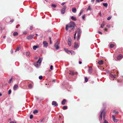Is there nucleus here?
I'll list each match as a JSON object with an SVG mask.
<instances>
[{
  "label": "nucleus",
  "mask_w": 123,
  "mask_h": 123,
  "mask_svg": "<svg viewBox=\"0 0 123 123\" xmlns=\"http://www.w3.org/2000/svg\"><path fill=\"white\" fill-rule=\"evenodd\" d=\"M19 25H16V27L17 28H18V27H19Z\"/></svg>",
  "instance_id": "55"
},
{
  "label": "nucleus",
  "mask_w": 123,
  "mask_h": 123,
  "mask_svg": "<svg viewBox=\"0 0 123 123\" xmlns=\"http://www.w3.org/2000/svg\"><path fill=\"white\" fill-rule=\"evenodd\" d=\"M11 90H9L8 91V94H10L11 93Z\"/></svg>",
  "instance_id": "45"
},
{
  "label": "nucleus",
  "mask_w": 123,
  "mask_h": 123,
  "mask_svg": "<svg viewBox=\"0 0 123 123\" xmlns=\"http://www.w3.org/2000/svg\"><path fill=\"white\" fill-rule=\"evenodd\" d=\"M18 86L16 85H14L13 87V89L14 90H16L18 87Z\"/></svg>",
  "instance_id": "19"
},
{
  "label": "nucleus",
  "mask_w": 123,
  "mask_h": 123,
  "mask_svg": "<svg viewBox=\"0 0 123 123\" xmlns=\"http://www.w3.org/2000/svg\"><path fill=\"white\" fill-rule=\"evenodd\" d=\"M96 1L97 2H100L99 0H96Z\"/></svg>",
  "instance_id": "56"
},
{
  "label": "nucleus",
  "mask_w": 123,
  "mask_h": 123,
  "mask_svg": "<svg viewBox=\"0 0 123 123\" xmlns=\"http://www.w3.org/2000/svg\"><path fill=\"white\" fill-rule=\"evenodd\" d=\"M55 80H53V81L54 82H55Z\"/></svg>",
  "instance_id": "59"
},
{
  "label": "nucleus",
  "mask_w": 123,
  "mask_h": 123,
  "mask_svg": "<svg viewBox=\"0 0 123 123\" xmlns=\"http://www.w3.org/2000/svg\"><path fill=\"white\" fill-rule=\"evenodd\" d=\"M78 44L77 43H75L74 44V47L75 48H77L78 47Z\"/></svg>",
  "instance_id": "14"
},
{
  "label": "nucleus",
  "mask_w": 123,
  "mask_h": 123,
  "mask_svg": "<svg viewBox=\"0 0 123 123\" xmlns=\"http://www.w3.org/2000/svg\"><path fill=\"white\" fill-rule=\"evenodd\" d=\"M43 44L44 47H46L48 45V43L45 41H44L43 42Z\"/></svg>",
  "instance_id": "11"
},
{
  "label": "nucleus",
  "mask_w": 123,
  "mask_h": 123,
  "mask_svg": "<svg viewBox=\"0 0 123 123\" xmlns=\"http://www.w3.org/2000/svg\"><path fill=\"white\" fill-rule=\"evenodd\" d=\"M11 53H12L13 52V50L12 49H11Z\"/></svg>",
  "instance_id": "61"
},
{
  "label": "nucleus",
  "mask_w": 123,
  "mask_h": 123,
  "mask_svg": "<svg viewBox=\"0 0 123 123\" xmlns=\"http://www.w3.org/2000/svg\"><path fill=\"white\" fill-rule=\"evenodd\" d=\"M39 47L37 46H34L33 47V49L34 50H36L37 48H38Z\"/></svg>",
  "instance_id": "22"
},
{
  "label": "nucleus",
  "mask_w": 123,
  "mask_h": 123,
  "mask_svg": "<svg viewBox=\"0 0 123 123\" xmlns=\"http://www.w3.org/2000/svg\"><path fill=\"white\" fill-rule=\"evenodd\" d=\"M107 27L109 28H110V26L109 25H107Z\"/></svg>",
  "instance_id": "53"
},
{
  "label": "nucleus",
  "mask_w": 123,
  "mask_h": 123,
  "mask_svg": "<svg viewBox=\"0 0 123 123\" xmlns=\"http://www.w3.org/2000/svg\"><path fill=\"white\" fill-rule=\"evenodd\" d=\"M43 77L42 76H39V79L41 80H42L43 78Z\"/></svg>",
  "instance_id": "39"
},
{
  "label": "nucleus",
  "mask_w": 123,
  "mask_h": 123,
  "mask_svg": "<svg viewBox=\"0 0 123 123\" xmlns=\"http://www.w3.org/2000/svg\"><path fill=\"white\" fill-rule=\"evenodd\" d=\"M13 35L14 36L18 35V33L17 32H14L13 33Z\"/></svg>",
  "instance_id": "25"
},
{
  "label": "nucleus",
  "mask_w": 123,
  "mask_h": 123,
  "mask_svg": "<svg viewBox=\"0 0 123 123\" xmlns=\"http://www.w3.org/2000/svg\"><path fill=\"white\" fill-rule=\"evenodd\" d=\"M34 65L35 66L37 67H39V65L38 64V63H37V62L35 63L34 64Z\"/></svg>",
  "instance_id": "26"
},
{
  "label": "nucleus",
  "mask_w": 123,
  "mask_h": 123,
  "mask_svg": "<svg viewBox=\"0 0 123 123\" xmlns=\"http://www.w3.org/2000/svg\"><path fill=\"white\" fill-rule=\"evenodd\" d=\"M112 118L114 121L115 122H117L118 121V120L115 119V117L114 115L112 116Z\"/></svg>",
  "instance_id": "10"
},
{
  "label": "nucleus",
  "mask_w": 123,
  "mask_h": 123,
  "mask_svg": "<svg viewBox=\"0 0 123 123\" xmlns=\"http://www.w3.org/2000/svg\"><path fill=\"white\" fill-rule=\"evenodd\" d=\"M77 32V31H75V33L74 35V39H75V36H76V34Z\"/></svg>",
  "instance_id": "43"
},
{
  "label": "nucleus",
  "mask_w": 123,
  "mask_h": 123,
  "mask_svg": "<svg viewBox=\"0 0 123 123\" xmlns=\"http://www.w3.org/2000/svg\"><path fill=\"white\" fill-rule=\"evenodd\" d=\"M85 81L86 82L88 81V79L86 77H85Z\"/></svg>",
  "instance_id": "36"
},
{
  "label": "nucleus",
  "mask_w": 123,
  "mask_h": 123,
  "mask_svg": "<svg viewBox=\"0 0 123 123\" xmlns=\"http://www.w3.org/2000/svg\"><path fill=\"white\" fill-rule=\"evenodd\" d=\"M110 76L111 77L113 78H116V75H113V74H110Z\"/></svg>",
  "instance_id": "20"
},
{
  "label": "nucleus",
  "mask_w": 123,
  "mask_h": 123,
  "mask_svg": "<svg viewBox=\"0 0 123 123\" xmlns=\"http://www.w3.org/2000/svg\"><path fill=\"white\" fill-rule=\"evenodd\" d=\"M59 43L58 42H57L55 43L54 47L56 49H58L59 48V47L58 45H59Z\"/></svg>",
  "instance_id": "5"
},
{
  "label": "nucleus",
  "mask_w": 123,
  "mask_h": 123,
  "mask_svg": "<svg viewBox=\"0 0 123 123\" xmlns=\"http://www.w3.org/2000/svg\"><path fill=\"white\" fill-rule=\"evenodd\" d=\"M27 34V32L26 31H25L23 32V34L25 35H26Z\"/></svg>",
  "instance_id": "47"
},
{
  "label": "nucleus",
  "mask_w": 123,
  "mask_h": 123,
  "mask_svg": "<svg viewBox=\"0 0 123 123\" xmlns=\"http://www.w3.org/2000/svg\"><path fill=\"white\" fill-rule=\"evenodd\" d=\"M103 6L105 7H107L108 6V4L107 3H104L103 4Z\"/></svg>",
  "instance_id": "28"
},
{
  "label": "nucleus",
  "mask_w": 123,
  "mask_h": 123,
  "mask_svg": "<svg viewBox=\"0 0 123 123\" xmlns=\"http://www.w3.org/2000/svg\"><path fill=\"white\" fill-rule=\"evenodd\" d=\"M50 44H51V40H50Z\"/></svg>",
  "instance_id": "62"
},
{
  "label": "nucleus",
  "mask_w": 123,
  "mask_h": 123,
  "mask_svg": "<svg viewBox=\"0 0 123 123\" xmlns=\"http://www.w3.org/2000/svg\"><path fill=\"white\" fill-rule=\"evenodd\" d=\"M38 112V111L37 110H35L33 111V113L34 114H35L37 113Z\"/></svg>",
  "instance_id": "32"
},
{
  "label": "nucleus",
  "mask_w": 123,
  "mask_h": 123,
  "mask_svg": "<svg viewBox=\"0 0 123 123\" xmlns=\"http://www.w3.org/2000/svg\"><path fill=\"white\" fill-rule=\"evenodd\" d=\"M28 87L29 88H30V89H31L33 87V86L31 84H29L28 85Z\"/></svg>",
  "instance_id": "24"
},
{
  "label": "nucleus",
  "mask_w": 123,
  "mask_h": 123,
  "mask_svg": "<svg viewBox=\"0 0 123 123\" xmlns=\"http://www.w3.org/2000/svg\"><path fill=\"white\" fill-rule=\"evenodd\" d=\"M85 15L84 14V15H83L82 17V18L84 20H85Z\"/></svg>",
  "instance_id": "38"
},
{
  "label": "nucleus",
  "mask_w": 123,
  "mask_h": 123,
  "mask_svg": "<svg viewBox=\"0 0 123 123\" xmlns=\"http://www.w3.org/2000/svg\"><path fill=\"white\" fill-rule=\"evenodd\" d=\"M19 47H18L16 50L15 52H16L17 51H18L19 50Z\"/></svg>",
  "instance_id": "40"
},
{
  "label": "nucleus",
  "mask_w": 123,
  "mask_h": 123,
  "mask_svg": "<svg viewBox=\"0 0 123 123\" xmlns=\"http://www.w3.org/2000/svg\"><path fill=\"white\" fill-rule=\"evenodd\" d=\"M94 0H92L91 1L92 2H94Z\"/></svg>",
  "instance_id": "63"
},
{
  "label": "nucleus",
  "mask_w": 123,
  "mask_h": 123,
  "mask_svg": "<svg viewBox=\"0 0 123 123\" xmlns=\"http://www.w3.org/2000/svg\"><path fill=\"white\" fill-rule=\"evenodd\" d=\"M76 26L74 23L73 22H70L69 25H67L66 26V30L67 31L69 28L71 30L74 29H76Z\"/></svg>",
  "instance_id": "1"
},
{
  "label": "nucleus",
  "mask_w": 123,
  "mask_h": 123,
  "mask_svg": "<svg viewBox=\"0 0 123 123\" xmlns=\"http://www.w3.org/2000/svg\"><path fill=\"white\" fill-rule=\"evenodd\" d=\"M51 6L52 7H53L54 8H55L56 6V5L53 4H52Z\"/></svg>",
  "instance_id": "34"
},
{
  "label": "nucleus",
  "mask_w": 123,
  "mask_h": 123,
  "mask_svg": "<svg viewBox=\"0 0 123 123\" xmlns=\"http://www.w3.org/2000/svg\"><path fill=\"white\" fill-rule=\"evenodd\" d=\"M104 30L105 31H107V28H105V29H104Z\"/></svg>",
  "instance_id": "57"
},
{
  "label": "nucleus",
  "mask_w": 123,
  "mask_h": 123,
  "mask_svg": "<svg viewBox=\"0 0 123 123\" xmlns=\"http://www.w3.org/2000/svg\"><path fill=\"white\" fill-rule=\"evenodd\" d=\"M53 66L52 65H51L50 67V69L51 70L53 69Z\"/></svg>",
  "instance_id": "49"
},
{
  "label": "nucleus",
  "mask_w": 123,
  "mask_h": 123,
  "mask_svg": "<svg viewBox=\"0 0 123 123\" xmlns=\"http://www.w3.org/2000/svg\"><path fill=\"white\" fill-rule=\"evenodd\" d=\"M66 8V6H63V7L61 11V14H63L65 12V10Z\"/></svg>",
  "instance_id": "4"
},
{
  "label": "nucleus",
  "mask_w": 123,
  "mask_h": 123,
  "mask_svg": "<svg viewBox=\"0 0 123 123\" xmlns=\"http://www.w3.org/2000/svg\"><path fill=\"white\" fill-rule=\"evenodd\" d=\"M98 63L99 65H101L103 64V61L102 60L99 61L98 62Z\"/></svg>",
  "instance_id": "15"
},
{
  "label": "nucleus",
  "mask_w": 123,
  "mask_h": 123,
  "mask_svg": "<svg viewBox=\"0 0 123 123\" xmlns=\"http://www.w3.org/2000/svg\"><path fill=\"white\" fill-rule=\"evenodd\" d=\"M52 105L55 106H57L58 105V104L55 101H54L52 102Z\"/></svg>",
  "instance_id": "12"
},
{
  "label": "nucleus",
  "mask_w": 123,
  "mask_h": 123,
  "mask_svg": "<svg viewBox=\"0 0 123 123\" xmlns=\"http://www.w3.org/2000/svg\"><path fill=\"white\" fill-rule=\"evenodd\" d=\"M42 59L41 58H39V60L37 61V63H39V64L41 63L42 62Z\"/></svg>",
  "instance_id": "18"
},
{
  "label": "nucleus",
  "mask_w": 123,
  "mask_h": 123,
  "mask_svg": "<svg viewBox=\"0 0 123 123\" xmlns=\"http://www.w3.org/2000/svg\"><path fill=\"white\" fill-rule=\"evenodd\" d=\"M72 11L74 13H75L76 12V9L75 8H72Z\"/></svg>",
  "instance_id": "23"
},
{
  "label": "nucleus",
  "mask_w": 123,
  "mask_h": 123,
  "mask_svg": "<svg viewBox=\"0 0 123 123\" xmlns=\"http://www.w3.org/2000/svg\"><path fill=\"white\" fill-rule=\"evenodd\" d=\"M102 115L103 116V119L104 120L103 123H108V122L105 120V113L103 111H102L101 112L99 120H102Z\"/></svg>",
  "instance_id": "2"
},
{
  "label": "nucleus",
  "mask_w": 123,
  "mask_h": 123,
  "mask_svg": "<svg viewBox=\"0 0 123 123\" xmlns=\"http://www.w3.org/2000/svg\"><path fill=\"white\" fill-rule=\"evenodd\" d=\"M67 108V107L66 106H64L63 107V110L66 109Z\"/></svg>",
  "instance_id": "35"
},
{
  "label": "nucleus",
  "mask_w": 123,
  "mask_h": 123,
  "mask_svg": "<svg viewBox=\"0 0 123 123\" xmlns=\"http://www.w3.org/2000/svg\"><path fill=\"white\" fill-rule=\"evenodd\" d=\"M65 4V2H63L61 4V5H64Z\"/></svg>",
  "instance_id": "54"
},
{
  "label": "nucleus",
  "mask_w": 123,
  "mask_h": 123,
  "mask_svg": "<svg viewBox=\"0 0 123 123\" xmlns=\"http://www.w3.org/2000/svg\"><path fill=\"white\" fill-rule=\"evenodd\" d=\"M34 36V35H30V36L27 37L26 38L28 40H30L32 39Z\"/></svg>",
  "instance_id": "8"
},
{
  "label": "nucleus",
  "mask_w": 123,
  "mask_h": 123,
  "mask_svg": "<svg viewBox=\"0 0 123 123\" xmlns=\"http://www.w3.org/2000/svg\"><path fill=\"white\" fill-rule=\"evenodd\" d=\"M76 31H77V40H79L80 36V34L81 33V31L79 28H77Z\"/></svg>",
  "instance_id": "3"
},
{
  "label": "nucleus",
  "mask_w": 123,
  "mask_h": 123,
  "mask_svg": "<svg viewBox=\"0 0 123 123\" xmlns=\"http://www.w3.org/2000/svg\"><path fill=\"white\" fill-rule=\"evenodd\" d=\"M123 56L122 55L120 54L118 55L117 57V59L118 60H121L123 58Z\"/></svg>",
  "instance_id": "9"
},
{
  "label": "nucleus",
  "mask_w": 123,
  "mask_h": 123,
  "mask_svg": "<svg viewBox=\"0 0 123 123\" xmlns=\"http://www.w3.org/2000/svg\"><path fill=\"white\" fill-rule=\"evenodd\" d=\"M26 55L27 56L30 57V53L29 52H27L26 53Z\"/></svg>",
  "instance_id": "33"
},
{
  "label": "nucleus",
  "mask_w": 123,
  "mask_h": 123,
  "mask_svg": "<svg viewBox=\"0 0 123 123\" xmlns=\"http://www.w3.org/2000/svg\"><path fill=\"white\" fill-rule=\"evenodd\" d=\"M98 33L100 34H102V33L100 31H98Z\"/></svg>",
  "instance_id": "51"
},
{
  "label": "nucleus",
  "mask_w": 123,
  "mask_h": 123,
  "mask_svg": "<svg viewBox=\"0 0 123 123\" xmlns=\"http://www.w3.org/2000/svg\"><path fill=\"white\" fill-rule=\"evenodd\" d=\"M71 18L74 21H76L77 20L76 18L73 16H72L71 17Z\"/></svg>",
  "instance_id": "21"
},
{
  "label": "nucleus",
  "mask_w": 123,
  "mask_h": 123,
  "mask_svg": "<svg viewBox=\"0 0 123 123\" xmlns=\"http://www.w3.org/2000/svg\"><path fill=\"white\" fill-rule=\"evenodd\" d=\"M79 63L80 64H81L82 63V62L81 61H79Z\"/></svg>",
  "instance_id": "58"
},
{
  "label": "nucleus",
  "mask_w": 123,
  "mask_h": 123,
  "mask_svg": "<svg viewBox=\"0 0 123 123\" xmlns=\"http://www.w3.org/2000/svg\"><path fill=\"white\" fill-rule=\"evenodd\" d=\"M10 123H16V122L15 121L11 122Z\"/></svg>",
  "instance_id": "50"
},
{
  "label": "nucleus",
  "mask_w": 123,
  "mask_h": 123,
  "mask_svg": "<svg viewBox=\"0 0 123 123\" xmlns=\"http://www.w3.org/2000/svg\"><path fill=\"white\" fill-rule=\"evenodd\" d=\"M105 22L103 21L101 25V27L102 28H103L104 26L105 25Z\"/></svg>",
  "instance_id": "16"
},
{
  "label": "nucleus",
  "mask_w": 123,
  "mask_h": 123,
  "mask_svg": "<svg viewBox=\"0 0 123 123\" xmlns=\"http://www.w3.org/2000/svg\"><path fill=\"white\" fill-rule=\"evenodd\" d=\"M2 94L1 93H0V96H1L2 95Z\"/></svg>",
  "instance_id": "64"
},
{
  "label": "nucleus",
  "mask_w": 123,
  "mask_h": 123,
  "mask_svg": "<svg viewBox=\"0 0 123 123\" xmlns=\"http://www.w3.org/2000/svg\"><path fill=\"white\" fill-rule=\"evenodd\" d=\"M33 117V115H31L30 116V118L31 119Z\"/></svg>",
  "instance_id": "46"
},
{
  "label": "nucleus",
  "mask_w": 123,
  "mask_h": 123,
  "mask_svg": "<svg viewBox=\"0 0 123 123\" xmlns=\"http://www.w3.org/2000/svg\"><path fill=\"white\" fill-rule=\"evenodd\" d=\"M66 102V100H63L62 102V105H64Z\"/></svg>",
  "instance_id": "30"
},
{
  "label": "nucleus",
  "mask_w": 123,
  "mask_h": 123,
  "mask_svg": "<svg viewBox=\"0 0 123 123\" xmlns=\"http://www.w3.org/2000/svg\"><path fill=\"white\" fill-rule=\"evenodd\" d=\"M92 68L90 66L89 67V71L90 74H91L92 73Z\"/></svg>",
  "instance_id": "13"
},
{
  "label": "nucleus",
  "mask_w": 123,
  "mask_h": 123,
  "mask_svg": "<svg viewBox=\"0 0 123 123\" xmlns=\"http://www.w3.org/2000/svg\"><path fill=\"white\" fill-rule=\"evenodd\" d=\"M71 38L70 37H69L68 38V45L69 46H71Z\"/></svg>",
  "instance_id": "7"
},
{
  "label": "nucleus",
  "mask_w": 123,
  "mask_h": 123,
  "mask_svg": "<svg viewBox=\"0 0 123 123\" xmlns=\"http://www.w3.org/2000/svg\"><path fill=\"white\" fill-rule=\"evenodd\" d=\"M113 112L115 114H117L118 113V111H113Z\"/></svg>",
  "instance_id": "37"
},
{
  "label": "nucleus",
  "mask_w": 123,
  "mask_h": 123,
  "mask_svg": "<svg viewBox=\"0 0 123 123\" xmlns=\"http://www.w3.org/2000/svg\"><path fill=\"white\" fill-rule=\"evenodd\" d=\"M12 80V78H11V79L9 81L8 83H10L11 82Z\"/></svg>",
  "instance_id": "42"
},
{
  "label": "nucleus",
  "mask_w": 123,
  "mask_h": 123,
  "mask_svg": "<svg viewBox=\"0 0 123 123\" xmlns=\"http://www.w3.org/2000/svg\"><path fill=\"white\" fill-rule=\"evenodd\" d=\"M99 15H100V16L101 17V12H99Z\"/></svg>",
  "instance_id": "52"
},
{
  "label": "nucleus",
  "mask_w": 123,
  "mask_h": 123,
  "mask_svg": "<svg viewBox=\"0 0 123 123\" xmlns=\"http://www.w3.org/2000/svg\"><path fill=\"white\" fill-rule=\"evenodd\" d=\"M69 74L71 75H73L74 74L77 75L78 74V73L77 72H74V71H70Z\"/></svg>",
  "instance_id": "6"
},
{
  "label": "nucleus",
  "mask_w": 123,
  "mask_h": 123,
  "mask_svg": "<svg viewBox=\"0 0 123 123\" xmlns=\"http://www.w3.org/2000/svg\"><path fill=\"white\" fill-rule=\"evenodd\" d=\"M91 10V8L90 6H89L88 9H87V11L88 10Z\"/></svg>",
  "instance_id": "44"
},
{
  "label": "nucleus",
  "mask_w": 123,
  "mask_h": 123,
  "mask_svg": "<svg viewBox=\"0 0 123 123\" xmlns=\"http://www.w3.org/2000/svg\"><path fill=\"white\" fill-rule=\"evenodd\" d=\"M49 41H50V40H51V38L50 37H49Z\"/></svg>",
  "instance_id": "60"
},
{
  "label": "nucleus",
  "mask_w": 123,
  "mask_h": 123,
  "mask_svg": "<svg viewBox=\"0 0 123 123\" xmlns=\"http://www.w3.org/2000/svg\"><path fill=\"white\" fill-rule=\"evenodd\" d=\"M83 12V10H81L80 11V12L78 16H80L81 14Z\"/></svg>",
  "instance_id": "27"
},
{
  "label": "nucleus",
  "mask_w": 123,
  "mask_h": 123,
  "mask_svg": "<svg viewBox=\"0 0 123 123\" xmlns=\"http://www.w3.org/2000/svg\"><path fill=\"white\" fill-rule=\"evenodd\" d=\"M32 28H33L32 26H30V30H32Z\"/></svg>",
  "instance_id": "48"
},
{
  "label": "nucleus",
  "mask_w": 123,
  "mask_h": 123,
  "mask_svg": "<svg viewBox=\"0 0 123 123\" xmlns=\"http://www.w3.org/2000/svg\"><path fill=\"white\" fill-rule=\"evenodd\" d=\"M111 16H110L108 18H107V19L108 20H109L111 19Z\"/></svg>",
  "instance_id": "41"
},
{
  "label": "nucleus",
  "mask_w": 123,
  "mask_h": 123,
  "mask_svg": "<svg viewBox=\"0 0 123 123\" xmlns=\"http://www.w3.org/2000/svg\"><path fill=\"white\" fill-rule=\"evenodd\" d=\"M64 50L68 54H70V51H69L67 49L65 48L64 49Z\"/></svg>",
  "instance_id": "17"
},
{
  "label": "nucleus",
  "mask_w": 123,
  "mask_h": 123,
  "mask_svg": "<svg viewBox=\"0 0 123 123\" xmlns=\"http://www.w3.org/2000/svg\"><path fill=\"white\" fill-rule=\"evenodd\" d=\"M70 53H71L72 55H74L75 54V52L74 51H70Z\"/></svg>",
  "instance_id": "31"
},
{
  "label": "nucleus",
  "mask_w": 123,
  "mask_h": 123,
  "mask_svg": "<svg viewBox=\"0 0 123 123\" xmlns=\"http://www.w3.org/2000/svg\"><path fill=\"white\" fill-rule=\"evenodd\" d=\"M115 46V45L113 44H110V48H112Z\"/></svg>",
  "instance_id": "29"
}]
</instances>
